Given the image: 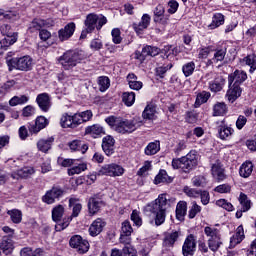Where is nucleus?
Wrapping results in <instances>:
<instances>
[{"instance_id":"obj_1","label":"nucleus","mask_w":256,"mask_h":256,"mask_svg":"<svg viewBox=\"0 0 256 256\" xmlns=\"http://www.w3.org/2000/svg\"><path fill=\"white\" fill-rule=\"evenodd\" d=\"M167 207H169V200L166 194H160L158 198L147 204L144 207V213L149 217H154L155 225H163L165 218L167 217Z\"/></svg>"},{"instance_id":"obj_2","label":"nucleus","mask_w":256,"mask_h":256,"mask_svg":"<svg viewBox=\"0 0 256 256\" xmlns=\"http://www.w3.org/2000/svg\"><path fill=\"white\" fill-rule=\"evenodd\" d=\"M84 59H87V55L82 50H68L58 58V61L66 71H69L77 67Z\"/></svg>"},{"instance_id":"obj_3","label":"nucleus","mask_w":256,"mask_h":256,"mask_svg":"<svg viewBox=\"0 0 256 256\" xmlns=\"http://www.w3.org/2000/svg\"><path fill=\"white\" fill-rule=\"evenodd\" d=\"M85 30L82 31L80 38L85 39L87 33H93L95 27L98 31H101L103 25H107V17L97 14H88L84 22Z\"/></svg>"},{"instance_id":"obj_4","label":"nucleus","mask_w":256,"mask_h":256,"mask_svg":"<svg viewBox=\"0 0 256 256\" xmlns=\"http://www.w3.org/2000/svg\"><path fill=\"white\" fill-rule=\"evenodd\" d=\"M204 234L207 237V245L210 251L214 253L219 251L221 245H223V238L221 237V230L213 227V226H206L204 228Z\"/></svg>"},{"instance_id":"obj_5","label":"nucleus","mask_w":256,"mask_h":256,"mask_svg":"<svg viewBox=\"0 0 256 256\" xmlns=\"http://www.w3.org/2000/svg\"><path fill=\"white\" fill-rule=\"evenodd\" d=\"M10 71L17 69L18 71H31L33 69V58L30 56H22L20 58H12L8 61Z\"/></svg>"},{"instance_id":"obj_6","label":"nucleus","mask_w":256,"mask_h":256,"mask_svg":"<svg viewBox=\"0 0 256 256\" xmlns=\"http://www.w3.org/2000/svg\"><path fill=\"white\" fill-rule=\"evenodd\" d=\"M69 207H72V214L64 223H58L55 225L56 231H63V229H67L69 227V223L73 220V217H79V213H81V209L83 206L79 203V199L70 198L69 199Z\"/></svg>"},{"instance_id":"obj_7","label":"nucleus","mask_w":256,"mask_h":256,"mask_svg":"<svg viewBox=\"0 0 256 256\" xmlns=\"http://www.w3.org/2000/svg\"><path fill=\"white\" fill-rule=\"evenodd\" d=\"M205 79L209 83V89L213 93H219V91L223 90V86L225 85V78L223 76L210 72L205 75Z\"/></svg>"},{"instance_id":"obj_8","label":"nucleus","mask_w":256,"mask_h":256,"mask_svg":"<svg viewBox=\"0 0 256 256\" xmlns=\"http://www.w3.org/2000/svg\"><path fill=\"white\" fill-rule=\"evenodd\" d=\"M70 247L72 249H75L77 253H80V255H83L84 253H87L89 251V242L80 235H74L70 238Z\"/></svg>"},{"instance_id":"obj_9","label":"nucleus","mask_w":256,"mask_h":256,"mask_svg":"<svg viewBox=\"0 0 256 256\" xmlns=\"http://www.w3.org/2000/svg\"><path fill=\"white\" fill-rule=\"evenodd\" d=\"M138 127H141V122L135 119L122 120L120 118V123L118 124L116 131L117 133H122V135H125V133H133V131H137Z\"/></svg>"},{"instance_id":"obj_10","label":"nucleus","mask_w":256,"mask_h":256,"mask_svg":"<svg viewBox=\"0 0 256 256\" xmlns=\"http://www.w3.org/2000/svg\"><path fill=\"white\" fill-rule=\"evenodd\" d=\"M125 169L117 164H106L98 171V175H108V177H121Z\"/></svg>"},{"instance_id":"obj_11","label":"nucleus","mask_w":256,"mask_h":256,"mask_svg":"<svg viewBox=\"0 0 256 256\" xmlns=\"http://www.w3.org/2000/svg\"><path fill=\"white\" fill-rule=\"evenodd\" d=\"M194 167H197V155L194 153H188L186 156L182 157L181 170L184 173H189Z\"/></svg>"},{"instance_id":"obj_12","label":"nucleus","mask_w":256,"mask_h":256,"mask_svg":"<svg viewBox=\"0 0 256 256\" xmlns=\"http://www.w3.org/2000/svg\"><path fill=\"white\" fill-rule=\"evenodd\" d=\"M195 249H197V243L195 242V236L190 234L184 241L182 246V253L184 256L195 255Z\"/></svg>"},{"instance_id":"obj_13","label":"nucleus","mask_w":256,"mask_h":256,"mask_svg":"<svg viewBox=\"0 0 256 256\" xmlns=\"http://www.w3.org/2000/svg\"><path fill=\"white\" fill-rule=\"evenodd\" d=\"M159 48L153 46H146L142 49V52L136 51L135 52V59L139 61H145L147 57H157L159 55Z\"/></svg>"},{"instance_id":"obj_14","label":"nucleus","mask_w":256,"mask_h":256,"mask_svg":"<svg viewBox=\"0 0 256 256\" xmlns=\"http://www.w3.org/2000/svg\"><path fill=\"white\" fill-rule=\"evenodd\" d=\"M63 197V190L61 188H52L47 191L46 194L42 197V201L47 203V205H53L57 199Z\"/></svg>"},{"instance_id":"obj_15","label":"nucleus","mask_w":256,"mask_h":256,"mask_svg":"<svg viewBox=\"0 0 256 256\" xmlns=\"http://www.w3.org/2000/svg\"><path fill=\"white\" fill-rule=\"evenodd\" d=\"M241 93H243L241 86L229 83V89L226 93V99L229 101V103H235V101H237V99L241 97Z\"/></svg>"},{"instance_id":"obj_16","label":"nucleus","mask_w":256,"mask_h":256,"mask_svg":"<svg viewBox=\"0 0 256 256\" xmlns=\"http://www.w3.org/2000/svg\"><path fill=\"white\" fill-rule=\"evenodd\" d=\"M247 81V73L243 70H235L228 76V83L232 85H238L241 87V83Z\"/></svg>"},{"instance_id":"obj_17","label":"nucleus","mask_w":256,"mask_h":256,"mask_svg":"<svg viewBox=\"0 0 256 256\" xmlns=\"http://www.w3.org/2000/svg\"><path fill=\"white\" fill-rule=\"evenodd\" d=\"M211 173L213 178L218 182L225 181L227 178L225 175V169H223V166L219 161H216L214 164H212Z\"/></svg>"},{"instance_id":"obj_18","label":"nucleus","mask_w":256,"mask_h":256,"mask_svg":"<svg viewBox=\"0 0 256 256\" xmlns=\"http://www.w3.org/2000/svg\"><path fill=\"white\" fill-rule=\"evenodd\" d=\"M102 149L108 157L115 153V139L113 136H106L103 138Z\"/></svg>"},{"instance_id":"obj_19","label":"nucleus","mask_w":256,"mask_h":256,"mask_svg":"<svg viewBox=\"0 0 256 256\" xmlns=\"http://www.w3.org/2000/svg\"><path fill=\"white\" fill-rule=\"evenodd\" d=\"M49 125V120L45 116H39L36 118L35 124L30 125V133L37 134L41 129H45Z\"/></svg>"},{"instance_id":"obj_20","label":"nucleus","mask_w":256,"mask_h":256,"mask_svg":"<svg viewBox=\"0 0 256 256\" xmlns=\"http://www.w3.org/2000/svg\"><path fill=\"white\" fill-rule=\"evenodd\" d=\"M75 33V23H68L64 29L59 30L58 37L60 41H67V39L71 38Z\"/></svg>"},{"instance_id":"obj_21","label":"nucleus","mask_w":256,"mask_h":256,"mask_svg":"<svg viewBox=\"0 0 256 256\" xmlns=\"http://www.w3.org/2000/svg\"><path fill=\"white\" fill-rule=\"evenodd\" d=\"M43 27H53L52 20H43L39 18H35L29 26L31 32L33 31H40Z\"/></svg>"},{"instance_id":"obj_22","label":"nucleus","mask_w":256,"mask_h":256,"mask_svg":"<svg viewBox=\"0 0 256 256\" xmlns=\"http://www.w3.org/2000/svg\"><path fill=\"white\" fill-rule=\"evenodd\" d=\"M151 25V16L149 14H144L141 18V21L137 24H133V29L136 31V33L139 35L147 29Z\"/></svg>"},{"instance_id":"obj_23","label":"nucleus","mask_w":256,"mask_h":256,"mask_svg":"<svg viewBox=\"0 0 256 256\" xmlns=\"http://www.w3.org/2000/svg\"><path fill=\"white\" fill-rule=\"evenodd\" d=\"M36 101L40 109L46 113L51 108V98H49V94L47 93L39 94L36 98Z\"/></svg>"},{"instance_id":"obj_24","label":"nucleus","mask_w":256,"mask_h":256,"mask_svg":"<svg viewBox=\"0 0 256 256\" xmlns=\"http://www.w3.org/2000/svg\"><path fill=\"white\" fill-rule=\"evenodd\" d=\"M105 225V221H103V219L101 218H97L94 222H92L89 228V233L91 237H97V235H99L103 231Z\"/></svg>"},{"instance_id":"obj_25","label":"nucleus","mask_w":256,"mask_h":256,"mask_svg":"<svg viewBox=\"0 0 256 256\" xmlns=\"http://www.w3.org/2000/svg\"><path fill=\"white\" fill-rule=\"evenodd\" d=\"M86 135H91V137H94V139H97V137H101V135H105V129H103V126L99 124H94L91 126H87L85 128Z\"/></svg>"},{"instance_id":"obj_26","label":"nucleus","mask_w":256,"mask_h":256,"mask_svg":"<svg viewBox=\"0 0 256 256\" xmlns=\"http://www.w3.org/2000/svg\"><path fill=\"white\" fill-rule=\"evenodd\" d=\"M54 141H55V138L53 137L42 138L38 140L37 142L38 151H41L42 153H47L51 149V147H53Z\"/></svg>"},{"instance_id":"obj_27","label":"nucleus","mask_w":256,"mask_h":256,"mask_svg":"<svg viewBox=\"0 0 256 256\" xmlns=\"http://www.w3.org/2000/svg\"><path fill=\"white\" fill-rule=\"evenodd\" d=\"M68 146L70 150L80 151L82 155H85V153H87V151L89 150V145L81 140H73L68 144Z\"/></svg>"},{"instance_id":"obj_28","label":"nucleus","mask_w":256,"mask_h":256,"mask_svg":"<svg viewBox=\"0 0 256 256\" xmlns=\"http://www.w3.org/2000/svg\"><path fill=\"white\" fill-rule=\"evenodd\" d=\"M243 239H245V231L243 230V226H238L236 233L230 238V247L233 248L239 245Z\"/></svg>"},{"instance_id":"obj_29","label":"nucleus","mask_w":256,"mask_h":256,"mask_svg":"<svg viewBox=\"0 0 256 256\" xmlns=\"http://www.w3.org/2000/svg\"><path fill=\"white\" fill-rule=\"evenodd\" d=\"M103 205V201L97 197H92L88 201V211L90 215H95V213H99V209Z\"/></svg>"},{"instance_id":"obj_30","label":"nucleus","mask_w":256,"mask_h":256,"mask_svg":"<svg viewBox=\"0 0 256 256\" xmlns=\"http://www.w3.org/2000/svg\"><path fill=\"white\" fill-rule=\"evenodd\" d=\"M225 55H227V51L223 49L217 50L213 58L208 60V65H218V67H221V63L225 60Z\"/></svg>"},{"instance_id":"obj_31","label":"nucleus","mask_w":256,"mask_h":256,"mask_svg":"<svg viewBox=\"0 0 256 256\" xmlns=\"http://www.w3.org/2000/svg\"><path fill=\"white\" fill-rule=\"evenodd\" d=\"M35 173V169L31 167H24L17 172H14L11 174L12 179H25L27 177H30V175H33Z\"/></svg>"},{"instance_id":"obj_32","label":"nucleus","mask_w":256,"mask_h":256,"mask_svg":"<svg viewBox=\"0 0 256 256\" xmlns=\"http://www.w3.org/2000/svg\"><path fill=\"white\" fill-rule=\"evenodd\" d=\"M0 249L4 253V255H11L15 246L13 244V240L11 238H4L0 243Z\"/></svg>"},{"instance_id":"obj_33","label":"nucleus","mask_w":256,"mask_h":256,"mask_svg":"<svg viewBox=\"0 0 256 256\" xmlns=\"http://www.w3.org/2000/svg\"><path fill=\"white\" fill-rule=\"evenodd\" d=\"M65 215V206L58 204L52 209V220L55 223H59Z\"/></svg>"},{"instance_id":"obj_34","label":"nucleus","mask_w":256,"mask_h":256,"mask_svg":"<svg viewBox=\"0 0 256 256\" xmlns=\"http://www.w3.org/2000/svg\"><path fill=\"white\" fill-rule=\"evenodd\" d=\"M179 235H181V232L179 231L166 234L163 242L164 247H173L177 239H179Z\"/></svg>"},{"instance_id":"obj_35","label":"nucleus","mask_w":256,"mask_h":256,"mask_svg":"<svg viewBox=\"0 0 256 256\" xmlns=\"http://www.w3.org/2000/svg\"><path fill=\"white\" fill-rule=\"evenodd\" d=\"M225 23V16L221 13H216L212 17V22L209 24L208 29H217V27H221Z\"/></svg>"},{"instance_id":"obj_36","label":"nucleus","mask_w":256,"mask_h":256,"mask_svg":"<svg viewBox=\"0 0 256 256\" xmlns=\"http://www.w3.org/2000/svg\"><path fill=\"white\" fill-rule=\"evenodd\" d=\"M154 183L155 185H159V183H173V177L169 176L167 171L160 170L154 179Z\"/></svg>"},{"instance_id":"obj_37","label":"nucleus","mask_w":256,"mask_h":256,"mask_svg":"<svg viewBox=\"0 0 256 256\" xmlns=\"http://www.w3.org/2000/svg\"><path fill=\"white\" fill-rule=\"evenodd\" d=\"M240 176L244 179L247 177H251V173H253V163L252 162H244L239 169Z\"/></svg>"},{"instance_id":"obj_38","label":"nucleus","mask_w":256,"mask_h":256,"mask_svg":"<svg viewBox=\"0 0 256 256\" xmlns=\"http://www.w3.org/2000/svg\"><path fill=\"white\" fill-rule=\"evenodd\" d=\"M159 151H161V144L159 143V141H156V142H150L146 146L144 153L145 155L151 156V155H157Z\"/></svg>"},{"instance_id":"obj_39","label":"nucleus","mask_w":256,"mask_h":256,"mask_svg":"<svg viewBox=\"0 0 256 256\" xmlns=\"http://www.w3.org/2000/svg\"><path fill=\"white\" fill-rule=\"evenodd\" d=\"M238 201L241 205L242 211L247 212L251 209V200L249 199L247 194L241 192L238 197Z\"/></svg>"},{"instance_id":"obj_40","label":"nucleus","mask_w":256,"mask_h":256,"mask_svg":"<svg viewBox=\"0 0 256 256\" xmlns=\"http://www.w3.org/2000/svg\"><path fill=\"white\" fill-rule=\"evenodd\" d=\"M21 256H45V251L41 248H37L33 251L30 247L23 248L20 251Z\"/></svg>"},{"instance_id":"obj_41","label":"nucleus","mask_w":256,"mask_h":256,"mask_svg":"<svg viewBox=\"0 0 256 256\" xmlns=\"http://www.w3.org/2000/svg\"><path fill=\"white\" fill-rule=\"evenodd\" d=\"M227 114V104L223 102H218L213 107L214 117H221Z\"/></svg>"},{"instance_id":"obj_42","label":"nucleus","mask_w":256,"mask_h":256,"mask_svg":"<svg viewBox=\"0 0 256 256\" xmlns=\"http://www.w3.org/2000/svg\"><path fill=\"white\" fill-rule=\"evenodd\" d=\"M155 113H157V110L155 109V105L149 104L146 106L142 113L143 119L153 120L156 118Z\"/></svg>"},{"instance_id":"obj_43","label":"nucleus","mask_w":256,"mask_h":256,"mask_svg":"<svg viewBox=\"0 0 256 256\" xmlns=\"http://www.w3.org/2000/svg\"><path fill=\"white\" fill-rule=\"evenodd\" d=\"M218 135L220 139L225 141V139H229L233 135V128L229 126H220L218 130Z\"/></svg>"},{"instance_id":"obj_44","label":"nucleus","mask_w":256,"mask_h":256,"mask_svg":"<svg viewBox=\"0 0 256 256\" xmlns=\"http://www.w3.org/2000/svg\"><path fill=\"white\" fill-rule=\"evenodd\" d=\"M187 214V202L180 201L176 206V217L177 219H183Z\"/></svg>"},{"instance_id":"obj_45","label":"nucleus","mask_w":256,"mask_h":256,"mask_svg":"<svg viewBox=\"0 0 256 256\" xmlns=\"http://www.w3.org/2000/svg\"><path fill=\"white\" fill-rule=\"evenodd\" d=\"M27 101H29V97H27L26 95L14 96L9 101V105L11 107H17V105H25V103H27Z\"/></svg>"},{"instance_id":"obj_46","label":"nucleus","mask_w":256,"mask_h":256,"mask_svg":"<svg viewBox=\"0 0 256 256\" xmlns=\"http://www.w3.org/2000/svg\"><path fill=\"white\" fill-rule=\"evenodd\" d=\"M83 171H87V164L85 163H81L72 168H69L68 175L72 177L73 175H79L80 173H83Z\"/></svg>"},{"instance_id":"obj_47","label":"nucleus","mask_w":256,"mask_h":256,"mask_svg":"<svg viewBox=\"0 0 256 256\" xmlns=\"http://www.w3.org/2000/svg\"><path fill=\"white\" fill-rule=\"evenodd\" d=\"M17 17V12L11 10L0 9V21H13Z\"/></svg>"},{"instance_id":"obj_48","label":"nucleus","mask_w":256,"mask_h":256,"mask_svg":"<svg viewBox=\"0 0 256 256\" xmlns=\"http://www.w3.org/2000/svg\"><path fill=\"white\" fill-rule=\"evenodd\" d=\"M60 125L64 129H67L68 127L73 129V117L67 113L63 114L62 117L60 118Z\"/></svg>"},{"instance_id":"obj_49","label":"nucleus","mask_w":256,"mask_h":256,"mask_svg":"<svg viewBox=\"0 0 256 256\" xmlns=\"http://www.w3.org/2000/svg\"><path fill=\"white\" fill-rule=\"evenodd\" d=\"M7 213L10 216L11 221L16 224L20 223L23 219V213L20 210L13 209L9 210Z\"/></svg>"},{"instance_id":"obj_50","label":"nucleus","mask_w":256,"mask_h":256,"mask_svg":"<svg viewBox=\"0 0 256 256\" xmlns=\"http://www.w3.org/2000/svg\"><path fill=\"white\" fill-rule=\"evenodd\" d=\"M122 101L127 107H131L135 103V92H124L122 94Z\"/></svg>"},{"instance_id":"obj_51","label":"nucleus","mask_w":256,"mask_h":256,"mask_svg":"<svg viewBox=\"0 0 256 256\" xmlns=\"http://www.w3.org/2000/svg\"><path fill=\"white\" fill-rule=\"evenodd\" d=\"M209 97H211V93L209 92L203 91L199 93L196 97L195 106L200 107L203 103H207V101H209Z\"/></svg>"},{"instance_id":"obj_52","label":"nucleus","mask_w":256,"mask_h":256,"mask_svg":"<svg viewBox=\"0 0 256 256\" xmlns=\"http://www.w3.org/2000/svg\"><path fill=\"white\" fill-rule=\"evenodd\" d=\"M182 72L186 77H191L195 73V62H187L182 66Z\"/></svg>"},{"instance_id":"obj_53","label":"nucleus","mask_w":256,"mask_h":256,"mask_svg":"<svg viewBox=\"0 0 256 256\" xmlns=\"http://www.w3.org/2000/svg\"><path fill=\"white\" fill-rule=\"evenodd\" d=\"M99 90L103 93L106 89H109L111 82L109 81V77L101 76L98 79Z\"/></svg>"},{"instance_id":"obj_54","label":"nucleus","mask_w":256,"mask_h":256,"mask_svg":"<svg viewBox=\"0 0 256 256\" xmlns=\"http://www.w3.org/2000/svg\"><path fill=\"white\" fill-rule=\"evenodd\" d=\"M14 43H17V38L15 36H6L4 39L0 41V45L2 49H7V47H11Z\"/></svg>"},{"instance_id":"obj_55","label":"nucleus","mask_w":256,"mask_h":256,"mask_svg":"<svg viewBox=\"0 0 256 256\" xmlns=\"http://www.w3.org/2000/svg\"><path fill=\"white\" fill-rule=\"evenodd\" d=\"M194 187H205L207 185V178L205 176H195L192 178Z\"/></svg>"},{"instance_id":"obj_56","label":"nucleus","mask_w":256,"mask_h":256,"mask_svg":"<svg viewBox=\"0 0 256 256\" xmlns=\"http://www.w3.org/2000/svg\"><path fill=\"white\" fill-rule=\"evenodd\" d=\"M131 233H133V227L131 226V222H129V220H125L124 222H122L121 234L131 235Z\"/></svg>"},{"instance_id":"obj_57","label":"nucleus","mask_w":256,"mask_h":256,"mask_svg":"<svg viewBox=\"0 0 256 256\" xmlns=\"http://www.w3.org/2000/svg\"><path fill=\"white\" fill-rule=\"evenodd\" d=\"M216 205L218 207H222V209H225L226 211H233V204L231 202H227L225 199H220L216 201Z\"/></svg>"},{"instance_id":"obj_58","label":"nucleus","mask_w":256,"mask_h":256,"mask_svg":"<svg viewBox=\"0 0 256 256\" xmlns=\"http://www.w3.org/2000/svg\"><path fill=\"white\" fill-rule=\"evenodd\" d=\"M106 123L110 125V127H114L115 131H117V127H119V123L121 121V118L110 116L105 119Z\"/></svg>"},{"instance_id":"obj_59","label":"nucleus","mask_w":256,"mask_h":256,"mask_svg":"<svg viewBox=\"0 0 256 256\" xmlns=\"http://www.w3.org/2000/svg\"><path fill=\"white\" fill-rule=\"evenodd\" d=\"M200 192L201 191H199L195 188H190L189 186L184 187V193H185V195H187V197L197 198V197H199Z\"/></svg>"},{"instance_id":"obj_60","label":"nucleus","mask_w":256,"mask_h":256,"mask_svg":"<svg viewBox=\"0 0 256 256\" xmlns=\"http://www.w3.org/2000/svg\"><path fill=\"white\" fill-rule=\"evenodd\" d=\"M131 221H133L136 227H141L143 225V220L137 210H133L131 214Z\"/></svg>"},{"instance_id":"obj_61","label":"nucleus","mask_w":256,"mask_h":256,"mask_svg":"<svg viewBox=\"0 0 256 256\" xmlns=\"http://www.w3.org/2000/svg\"><path fill=\"white\" fill-rule=\"evenodd\" d=\"M111 35H112V41L116 45H119V43H121V41L123 40L121 38V30H119V28H114L111 32Z\"/></svg>"},{"instance_id":"obj_62","label":"nucleus","mask_w":256,"mask_h":256,"mask_svg":"<svg viewBox=\"0 0 256 256\" xmlns=\"http://www.w3.org/2000/svg\"><path fill=\"white\" fill-rule=\"evenodd\" d=\"M197 213H201V206L197 202H193V205L189 211V219H195Z\"/></svg>"},{"instance_id":"obj_63","label":"nucleus","mask_w":256,"mask_h":256,"mask_svg":"<svg viewBox=\"0 0 256 256\" xmlns=\"http://www.w3.org/2000/svg\"><path fill=\"white\" fill-rule=\"evenodd\" d=\"M75 161L76 160L69 158H58V165H60L61 167H71V165H75Z\"/></svg>"},{"instance_id":"obj_64","label":"nucleus","mask_w":256,"mask_h":256,"mask_svg":"<svg viewBox=\"0 0 256 256\" xmlns=\"http://www.w3.org/2000/svg\"><path fill=\"white\" fill-rule=\"evenodd\" d=\"M216 193H231V186L229 184H221L214 188Z\"/></svg>"}]
</instances>
